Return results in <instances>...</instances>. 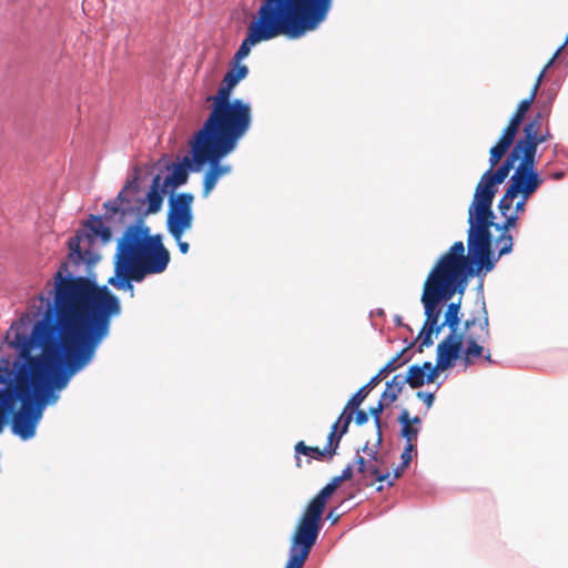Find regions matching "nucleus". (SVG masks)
<instances>
[{"mask_svg":"<svg viewBox=\"0 0 568 568\" xmlns=\"http://www.w3.org/2000/svg\"><path fill=\"white\" fill-rule=\"evenodd\" d=\"M33 316L42 314L30 335L23 321L14 322L6 343L24 361L12 387L14 410L12 432L28 440L47 405L59 399L71 377L93 358L97 348L109 335L111 321L122 312L119 297L106 285L74 276L62 263L30 305Z\"/></svg>","mask_w":568,"mask_h":568,"instance_id":"nucleus-1","label":"nucleus"},{"mask_svg":"<svg viewBox=\"0 0 568 568\" xmlns=\"http://www.w3.org/2000/svg\"><path fill=\"white\" fill-rule=\"evenodd\" d=\"M547 112H538L524 124L521 135L507 154L505 161L496 170L491 168L481 175L473 202L468 207V236L473 251L481 258L490 254L493 256V236L490 226L494 225V212L491 210L497 187L508 176L511 170L508 186L499 201L498 209L506 215L513 207V202L524 194L530 197L542 185L544 179L537 171L538 145L552 139L548 126H542V120Z\"/></svg>","mask_w":568,"mask_h":568,"instance_id":"nucleus-2","label":"nucleus"},{"mask_svg":"<svg viewBox=\"0 0 568 568\" xmlns=\"http://www.w3.org/2000/svg\"><path fill=\"white\" fill-rule=\"evenodd\" d=\"M467 247L466 255L464 243L455 242L438 258L424 283L420 297L425 310V322L419 333L422 346L433 345V335L442 332L439 318L444 303L456 293H464L468 277L488 273L496 265V258L490 254L481 258L473 251L470 242H467Z\"/></svg>","mask_w":568,"mask_h":568,"instance_id":"nucleus-3","label":"nucleus"},{"mask_svg":"<svg viewBox=\"0 0 568 568\" xmlns=\"http://www.w3.org/2000/svg\"><path fill=\"white\" fill-rule=\"evenodd\" d=\"M334 0H261L256 18L232 61L241 63L252 47L286 36L298 39L316 30L328 17Z\"/></svg>","mask_w":568,"mask_h":568,"instance_id":"nucleus-4","label":"nucleus"},{"mask_svg":"<svg viewBox=\"0 0 568 568\" xmlns=\"http://www.w3.org/2000/svg\"><path fill=\"white\" fill-rule=\"evenodd\" d=\"M246 133V131L203 123L194 134L190 142L193 162L197 171L205 164L210 165L203 178V197L209 196L221 176L232 171V166L221 164V160L236 149Z\"/></svg>","mask_w":568,"mask_h":568,"instance_id":"nucleus-5","label":"nucleus"},{"mask_svg":"<svg viewBox=\"0 0 568 568\" xmlns=\"http://www.w3.org/2000/svg\"><path fill=\"white\" fill-rule=\"evenodd\" d=\"M114 256L144 276L163 273L171 260L162 236L151 235L150 229L142 221L124 231Z\"/></svg>","mask_w":568,"mask_h":568,"instance_id":"nucleus-6","label":"nucleus"},{"mask_svg":"<svg viewBox=\"0 0 568 568\" xmlns=\"http://www.w3.org/2000/svg\"><path fill=\"white\" fill-rule=\"evenodd\" d=\"M247 74V65L232 61L216 93L206 98V101L211 103V111L204 123L250 131L253 122L250 103L242 99H232L234 88Z\"/></svg>","mask_w":568,"mask_h":568,"instance_id":"nucleus-7","label":"nucleus"},{"mask_svg":"<svg viewBox=\"0 0 568 568\" xmlns=\"http://www.w3.org/2000/svg\"><path fill=\"white\" fill-rule=\"evenodd\" d=\"M457 338L462 339V346L466 345L464 349L466 365H474L479 358H484L488 364H495L490 349L485 348V344L490 338L489 320L485 305L483 306V317L466 320L463 329L457 331Z\"/></svg>","mask_w":568,"mask_h":568,"instance_id":"nucleus-8","label":"nucleus"},{"mask_svg":"<svg viewBox=\"0 0 568 568\" xmlns=\"http://www.w3.org/2000/svg\"><path fill=\"white\" fill-rule=\"evenodd\" d=\"M85 231H78L77 234L68 241L69 260L75 265H91L97 262V256L90 250L93 240L100 237L103 243L111 241L112 232L106 226L101 216L90 215L84 223Z\"/></svg>","mask_w":568,"mask_h":568,"instance_id":"nucleus-9","label":"nucleus"},{"mask_svg":"<svg viewBox=\"0 0 568 568\" xmlns=\"http://www.w3.org/2000/svg\"><path fill=\"white\" fill-rule=\"evenodd\" d=\"M193 194L186 192L172 195L169 200L166 226L175 241H180L193 225Z\"/></svg>","mask_w":568,"mask_h":568,"instance_id":"nucleus-10","label":"nucleus"},{"mask_svg":"<svg viewBox=\"0 0 568 568\" xmlns=\"http://www.w3.org/2000/svg\"><path fill=\"white\" fill-rule=\"evenodd\" d=\"M335 490L336 489L329 484L324 486L307 504L296 525L320 535L327 499L335 493Z\"/></svg>","mask_w":568,"mask_h":568,"instance_id":"nucleus-11","label":"nucleus"},{"mask_svg":"<svg viewBox=\"0 0 568 568\" xmlns=\"http://www.w3.org/2000/svg\"><path fill=\"white\" fill-rule=\"evenodd\" d=\"M318 535L296 525L291 538L290 557L285 568H303Z\"/></svg>","mask_w":568,"mask_h":568,"instance_id":"nucleus-12","label":"nucleus"},{"mask_svg":"<svg viewBox=\"0 0 568 568\" xmlns=\"http://www.w3.org/2000/svg\"><path fill=\"white\" fill-rule=\"evenodd\" d=\"M462 339L457 338V334H448L437 345L436 366L427 374V383H433L437 376L438 371H445L453 365V362L458 358L462 352Z\"/></svg>","mask_w":568,"mask_h":568,"instance_id":"nucleus-13","label":"nucleus"},{"mask_svg":"<svg viewBox=\"0 0 568 568\" xmlns=\"http://www.w3.org/2000/svg\"><path fill=\"white\" fill-rule=\"evenodd\" d=\"M521 120L511 115L508 124L503 130L497 143L489 151V163L491 168H496L511 146L515 145V138L521 124Z\"/></svg>","mask_w":568,"mask_h":568,"instance_id":"nucleus-14","label":"nucleus"},{"mask_svg":"<svg viewBox=\"0 0 568 568\" xmlns=\"http://www.w3.org/2000/svg\"><path fill=\"white\" fill-rule=\"evenodd\" d=\"M145 277L146 276L114 256V275L108 280V284L119 291L129 292L130 297H134V286L132 283H140Z\"/></svg>","mask_w":568,"mask_h":568,"instance_id":"nucleus-15","label":"nucleus"},{"mask_svg":"<svg viewBox=\"0 0 568 568\" xmlns=\"http://www.w3.org/2000/svg\"><path fill=\"white\" fill-rule=\"evenodd\" d=\"M403 355V351L396 354L375 376H373L369 382L359 388L347 402L345 406V412L353 410L362 405L371 389H373L382 378H384L387 374L396 371L402 364L398 363Z\"/></svg>","mask_w":568,"mask_h":568,"instance_id":"nucleus-16","label":"nucleus"},{"mask_svg":"<svg viewBox=\"0 0 568 568\" xmlns=\"http://www.w3.org/2000/svg\"><path fill=\"white\" fill-rule=\"evenodd\" d=\"M353 413V410L345 412L344 409L338 419L332 425L327 436V445L325 446L328 458H332L336 454L342 437L348 432Z\"/></svg>","mask_w":568,"mask_h":568,"instance_id":"nucleus-17","label":"nucleus"},{"mask_svg":"<svg viewBox=\"0 0 568 568\" xmlns=\"http://www.w3.org/2000/svg\"><path fill=\"white\" fill-rule=\"evenodd\" d=\"M189 170L197 172V166L193 162V155L191 158L184 156L182 162L173 165L172 173L162 182L163 186L178 187L185 184L189 178Z\"/></svg>","mask_w":568,"mask_h":568,"instance_id":"nucleus-18","label":"nucleus"},{"mask_svg":"<svg viewBox=\"0 0 568 568\" xmlns=\"http://www.w3.org/2000/svg\"><path fill=\"white\" fill-rule=\"evenodd\" d=\"M131 189L138 190L136 178H133V180L128 181L114 200L108 201L103 204L105 209L106 219H111L118 213H121L122 215L125 214L126 209L123 207V204L129 202L126 192Z\"/></svg>","mask_w":568,"mask_h":568,"instance_id":"nucleus-19","label":"nucleus"},{"mask_svg":"<svg viewBox=\"0 0 568 568\" xmlns=\"http://www.w3.org/2000/svg\"><path fill=\"white\" fill-rule=\"evenodd\" d=\"M162 178L160 174H156L151 183L150 190L146 193V202L148 207L144 214H154L158 213L163 204V195H162Z\"/></svg>","mask_w":568,"mask_h":568,"instance_id":"nucleus-20","label":"nucleus"},{"mask_svg":"<svg viewBox=\"0 0 568 568\" xmlns=\"http://www.w3.org/2000/svg\"><path fill=\"white\" fill-rule=\"evenodd\" d=\"M434 368L430 362H425L423 366L413 365L409 367L406 376H403L405 384H408L412 388L422 387L427 383V374Z\"/></svg>","mask_w":568,"mask_h":568,"instance_id":"nucleus-21","label":"nucleus"},{"mask_svg":"<svg viewBox=\"0 0 568 568\" xmlns=\"http://www.w3.org/2000/svg\"><path fill=\"white\" fill-rule=\"evenodd\" d=\"M18 361L11 358V356L2 355V349L0 348V383L6 384L7 386L16 385L17 376L19 372L17 371Z\"/></svg>","mask_w":568,"mask_h":568,"instance_id":"nucleus-22","label":"nucleus"},{"mask_svg":"<svg viewBox=\"0 0 568 568\" xmlns=\"http://www.w3.org/2000/svg\"><path fill=\"white\" fill-rule=\"evenodd\" d=\"M459 313L460 300L458 302L449 303L444 315V321L443 323H440L439 327H442L443 329L445 326H447L449 328L450 334H457V331L459 329L460 325Z\"/></svg>","mask_w":568,"mask_h":568,"instance_id":"nucleus-23","label":"nucleus"},{"mask_svg":"<svg viewBox=\"0 0 568 568\" xmlns=\"http://www.w3.org/2000/svg\"><path fill=\"white\" fill-rule=\"evenodd\" d=\"M294 450L297 467H301L300 455L308 456L316 460H323L325 457H327V452L325 448L320 449L316 446H307L303 440H300L295 444Z\"/></svg>","mask_w":568,"mask_h":568,"instance_id":"nucleus-24","label":"nucleus"},{"mask_svg":"<svg viewBox=\"0 0 568 568\" xmlns=\"http://www.w3.org/2000/svg\"><path fill=\"white\" fill-rule=\"evenodd\" d=\"M398 423L402 425L400 434L406 439V444H415L419 428L410 425V416L407 409L402 410L398 416Z\"/></svg>","mask_w":568,"mask_h":568,"instance_id":"nucleus-25","label":"nucleus"},{"mask_svg":"<svg viewBox=\"0 0 568 568\" xmlns=\"http://www.w3.org/2000/svg\"><path fill=\"white\" fill-rule=\"evenodd\" d=\"M404 385L403 376L395 375L392 381L386 384V389L381 397L382 400H385L386 405L394 403L402 393Z\"/></svg>","mask_w":568,"mask_h":568,"instance_id":"nucleus-26","label":"nucleus"},{"mask_svg":"<svg viewBox=\"0 0 568 568\" xmlns=\"http://www.w3.org/2000/svg\"><path fill=\"white\" fill-rule=\"evenodd\" d=\"M496 245L499 250L498 257H495L494 254L493 256L496 258L497 262L500 256L511 252L514 245L513 236L509 233L500 232V235L496 240Z\"/></svg>","mask_w":568,"mask_h":568,"instance_id":"nucleus-27","label":"nucleus"},{"mask_svg":"<svg viewBox=\"0 0 568 568\" xmlns=\"http://www.w3.org/2000/svg\"><path fill=\"white\" fill-rule=\"evenodd\" d=\"M379 462L367 459L366 477H374L377 481H384L390 478V473H383L378 467Z\"/></svg>","mask_w":568,"mask_h":568,"instance_id":"nucleus-28","label":"nucleus"},{"mask_svg":"<svg viewBox=\"0 0 568 568\" xmlns=\"http://www.w3.org/2000/svg\"><path fill=\"white\" fill-rule=\"evenodd\" d=\"M382 432H377L376 442L374 445H369L367 442L361 452H363V456H365L367 459H374L375 462H379V455H378V448L382 445Z\"/></svg>","mask_w":568,"mask_h":568,"instance_id":"nucleus-29","label":"nucleus"},{"mask_svg":"<svg viewBox=\"0 0 568 568\" xmlns=\"http://www.w3.org/2000/svg\"><path fill=\"white\" fill-rule=\"evenodd\" d=\"M562 51V47H559L556 52L554 53V55L551 57V59L546 63V65L542 68V70L540 71V73L538 74L537 79H536V82L535 84H537V87H540L545 75H546V72L547 70L555 63V61L558 59V57L560 55Z\"/></svg>","mask_w":568,"mask_h":568,"instance_id":"nucleus-30","label":"nucleus"},{"mask_svg":"<svg viewBox=\"0 0 568 568\" xmlns=\"http://www.w3.org/2000/svg\"><path fill=\"white\" fill-rule=\"evenodd\" d=\"M504 216L506 217L504 223L501 225L494 223V226L496 227V230H498L500 232L508 233L509 229L514 227L516 225L518 215H516V214L507 215L506 214ZM490 227H493V225Z\"/></svg>","mask_w":568,"mask_h":568,"instance_id":"nucleus-31","label":"nucleus"},{"mask_svg":"<svg viewBox=\"0 0 568 568\" xmlns=\"http://www.w3.org/2000/svg\"><path fill=\"white\" fill-rule=\"evenodd\" d=\"M386 405L385 400H379L376 406L371 407L369 413L374 417V422L377 428V432H382L381 429V414L384 410V406Z\"/></svg>","mask_w":568,"mask_h":568,"instance_id":"nucleus-32","label":"nucleus"},{"mask_svg":"<svg viewBox=\"0 0 568 568\" xmlns=\"http://www.w3.org/2000/svg\"><path fill=\"white\" fill-rule=\"evenodd\" d=\"M531 104V100H521L513 115L524 121L526 113L530 109Z\"/></svg>","mask_w":568,"mask_h":568,"instance_id":"nucleus-33","label":"nucleus"},{"mask_svg":"<svg viewBox=\"0 0 568 568\" xmlns=\"http://www.w3.org/2000/svg\"><path fill=\"white\" fill-rule=\"evenodd\" d=\"M415 447L416 445L415 444H406L402 455H400V458H402V466L403 467H408V465L410 464L412 462V452L415 450Z\"/></svg>","mask_w":568,"mask_h":568,"instance_id":"nucleus-34","label":"nucleus"},{"mask_svg":"<svg viewBox=\"0 0 568 568\" xmlns=\"http://www.w3.org/2000/svg\"><path fill=\"white\" fill-rule=\"evenodd\" d=\"M359 453L361 450L357 449L355 464L357 466V471L366 478L367 458Z\"/></svg>","mask_w":568,"mask_h":568,"instance_id":"nucleus-35","label":"nucleus"},{"mask_svg":"<svg viewBox=\"0 0 568 568\" xmlns=\"http://www.w3.org/2000/svg\"><path fill=\"white\" fill-rule=\"evenodd\" d=\"M518 197H519V200L517 201V203L515 205V214L516 215L518 213H524L525 212L526 203L530 199V197H526L524 194H519Z\"/></svg>","mask_w":568,"mask_h":568,"instance_id":"nucleus-36","label":"nucleus"},{"mask_svg":"<svg viewBox=\"0 0 568 568\" xmlns=\"http://www.w3.org/2000/svg\"><path fill=\"white\" fill-rule=\"evenodd\" d=\"M417 397L419 399H422L428 408L433 405L434 399H435V396L433 393H425V392H418Z\"/></svg>","mask_w":568,"mask_h":568,"instance_id":"nucleus-37","label":"nucleus"},{"mask_svg":"<svg viewBox=\"0 0 568 568\" xmlns=\"http://www.w3.org/2000/svg\"><path fill=\"white\" fill-rule=\"evenodd\" d=\"M406 467H403L402 465L399 467H397L395 470H394V474H390V478L387 479V485L388 486H393L395 480L398 479L402 475H403V471Z\"/></svg>","mask_w":568,"mask_h":568,"instance_id":"nucleus-38","label":"nucleus"},{"mask_svg":"<svg viewBox=\"0 0 568 568\" xmlns=\"http://www.w3.org/2000/svg\"><path fill=\"white\" fill-rule=\"evenodd\" d=\"M367 420H368V415L366 412H364L362 409L356 412L355 423L357 425H364L365 423H367Z\"/></svg>","mask_w":568,"mask_h":568,"instance_id":"nucleus-39","label":"nucleus"},{"mask_svg":"<svg viewBox=\"0 0 568 568\" xmlns=\"http://www.w3.org/2000/svg\"><path fill=\"white\" fill-rule=\"evenodd\" d=\"M341 478L345 481V480H349L352 477H353V468L351 465L346 466L343 470H342V474L339 475Z\"/></svg>","mask_w":568,"mask_h":568,"instance_id":"nucleus-40","label":"nucleus"},{"mask_svg":"<svg viewBox=\"0 0 568 568\" xmlns=\"http://www.w3.org/2000/svg\"><path fill=\"white\" fill-rule=\"evenodd\" d=\"M178 243V246H179V250L182 254H186L189 252V243L186 242H183L182 239H180V241H176Z\"/></svg>","mask_w":568,"mask_h":568,"instance_id":"nucleus-41","label":"nucleus"},{"mask_svg":"<svg viewBox=\"0 0 568 568\" xmlns=\"http://www.w3.org/2000/svg\"><path fill=\"white\" fill-rule=\"evenodd\" d=\"M540 87H537V84H534L531 91H530V94L528 98H526V100H531V103H534L536 97H537V93H538V90H539Z\"/></svg>","mask_w":568,"mask_h":568,"instance_id":"nucleus-42","label":"nucleus"},{"mask_svg":"<svg viewBox=\"0 0 568 568\" xmlns=\"http://www.w3.org/2000/svg\"><path fill=\"white\" fill-rule=\"evenodd\" d=\"M344 480L341 478V476H336L334 477L328 484L334 487L335 489H337L339 487V485L343 483Z\"/></svg>","mask_w":568,"mask_h":568,"instance_id":"nucleus-43","label":"nucleus"},{"mask_svg":"<svg viewBox=\"0 0 568 568\" xmlns=\"http://www.w3.org/2000/svg\"><path fill=\"white\" fill-rule=\"evenodd\" d=\"M422 423V419L418 417V416H415V417H410V425L415 426V425H419Z\"/></svg>","mask_w":568,"mask_h":568,"instance_id":"nucleus-44","label":"nucleus"},{"mask_svg":"<svg viewBox=\"0 0 568 568\" xmlns=\"http://www.w3.org/2000/svg\"><path fill=\"white\" fill-rule=\"evenodd\" d=\"M551 178L555 179V180H560L564 178V172H555L551 174Z\"/></svg>","mask_w":568,"mask_h":568,"instance_id":"nucleus-45","label":"nucleus"},{"mask_svg":"<svg viewBox=\"0 0 568 568\" xmlns=\"http://www.w3.org/2000/svg\"><path fill=\"white\" fill-rule=\"evenodd\" d=\"M327 519H331L332 524H335L337 521V519H338V516H334L333 511H329L328 515H327Z\"/></svg>","mask_w":568,"mask_h":568,"instance_id":"nucleus-46","label":"nucleus"},{"mask_svg":"<svg viewBox=\"0 0 568 568\" xmlns=\"http://www.w3.org/2000/svg\"><path fill=\"white\" fill-rule=\"evenodd\" d=\"M567 44H568V33H567V37H566L564 43L560 47H562V49H564Z\"/></svg>","mask_w":568,"mask_h":568,"instance_id":"nucleus-47","label":"nucleus"},{"mask_svg":"<svg viewBox=\"0 0 568 568\" xmlns=\"http://www.w3.org/2000/svg\"><path fill=\"white\" fill-rule=\"evenodd\" d=\"M377 490H378V491H382V490H383V486H382V485H381V486H378V487H377Z\"/></svg>","mask_w":568,"mask_h":568,"instance_id":"nucleus-48","label":"nucleus"},{"mask_svg":"<svg viewBox=\"0 0 568 568\" xmlns=\"http://www.w3.org/2000/svg\"><path fill=\"white\" fill-rule=\"evenodd\" d=\"M90 1H91V0H85V2H84V3H90Z\"/></svg>","mask_w":568,"mask_h":568,"instance_id":"nucleus-49","label":"nucleus"}]
</instances>
